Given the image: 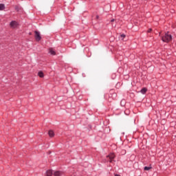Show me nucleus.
I'll use <instances>...</instances> for the list:
<instances>
[{"instance_id":"1","label":"nucleus","mask_w":176,"mask_h":176,"mask_svg":"<svg viewBox=\"0 0 176 176\" xmlns=\"http://www.w3.org/2000/svg\"><path fill=\"white\" fill-rule=\"evenodd\" d=\"M172 39H173V36H171V34H170L168 32L165 33L164 36H162V41L163 42H166V43H168V42L172 41Z\"/></svg>"},{"instance_id":"2","label":"nucleus","mask_w":176,"mask_h":176,"mask_svg":"<svg viewBox=\"0 0 176 176\" xmlns=\"http://www.w3.org/2000/svg\"><path fill=\"white\" fill-rule=\"evenodd\" d=\"M34 38L36 41V42H39V41H41L42 39V37L41 36V33H39V32L38 31H35L34 32Z\"/></svg>"},{"instance_id":"3","label":"nucleus","mask_w":176,"mask_h":176,"mask_svg":"<svg viewBox=\"0 0 176 176\" xmlns=\"http://www.w3.org/2000/svg\"><path fill=\"white\" fill-rule=\"evenodd\" d=\"M10 25L11 28H16L17 25H19V23H17V22L15 21H12L10 22Z\"/></svg>"},{"instance_id":"4","label":"nucleus","mask_w":176,"mask_h":176,"mask_svg":"<svg viewBox=\"0 0 176 176\" xmlns=\"http://www.w3.org/2000/svg\"><path fill=\"white\" fill-rule=\"evenodd\" d=\"M116 155L113 153H110L109 155L107 156V157L109 158L110 163H112L113 162V160L115 159Z\"/></svg>"},{"instance_id":"5","label":"nucleus","mask_w":176,"mask_h":176,"mask_svg":"<svg viewBox=\"0 0 176 176\" xmlns=\"http://www.w3.org/2000/svg\"><path fill=\"white\" fill-rule=\"evenodd\" d=\"M53 174V170L49 169L45 172V176H52Z\"/></svg>"},{"instance_id":"6","label":"nucleus","mask_w":176,"mask_h":176,"mask_svg":"<svg viewBox=\"0 0 176 176\" xmlns=\"http://www.w3.org/2000/svg\"><path fill=\"white\" fill-rule=\"evenodd\" d=\"M54 176H61V175H63V172H61L60 170H56V171L54 172Z\"/></svg>"},{"instance_id":"7","label":"nucleus","mask_w":176,"mask_h":176,"mask_svg":"<svg viewBox=\"0 0 176 176\" xmlns=\"http://www.w3.org/2000/svg\"><path fill=\"white\" fill-rule=\"evenodd\" d=\"M48 135H50V137L51 138H53V137H54V131H53L52 130L49 131Z\"/></svg>"},{"instance_id":"8","label":"nucleus","mask_w":176,"mask_h":176,"mask_svg":"<svg viewBox=\"0 0 176 176\" xmlns=\"http://www.w3.org/2000/svg\"><path fill=\"white\" fill-rule=\"evenodd\" d=\"M50 53L52 56H56V51L53 50V48H50Z\"/></svg>"},{"instance_id":"9","label":"nucleus","mask_w":176,"mask_h":176,"mask_svg":"<svg viewBox=\"0 0 176 176\" xmlns=\"http://www.w3.org/2000/svg\"><path fill=\"white\" fill-rule=\"evenodd\" d=\"M38 75L40 78H43L45 76V75L43 74V72L42 71L38 72Z\"/></svg>"},{"instance_id":"10","label":"nucleus","mask_w":176,"mask_h":176,"mask_svg":"<svg viewBox=\"0 0 176 176\" xmlns=\"http://www.w3.org/2000/svg\"><path fill=\"white\" fill-rule=\"evenodd\" d=\"M146 91H148V89L146 88H143L141 89L140 93H142V94H145Z\"/></svg>"},{"instance_id":"11","label":"nucleus","mask_w":176,"mask_h":176,"mask_svg":"<svg viewBox=\"0 0 176 176\" xmlns=\"http://www.w3.org/2000/svg\"><path fill=\"white\" fill-rule=\"evenodd\" d=\"M152 168L151 166H145L144 167V170L145 171H149V170H151Z\"/></svg>"},{"instance_id":"12","label":"nucleus","mask_w":176,"mask_h":176,"mask_svg":"<svg viewBox=\"0 0 176 176\" xmlns=\"http://www.w3.org/2000/svg\"><path fill=\"white\" fill-rule=\"evenodd\" d=\"M5 10V5L4 4H0V10Z\"/></svg>"},{"instance_id":"13","label":"nucleus","mask_w":176,"mask_h":176,"mask_svg":"<svg viewBox=\"0 0 176 176\" xmlns=\"http://www.w3.org/2000/svg\"><path fill=\"white\" fill-rule=\"evenodd\" d=\"M15 10H16V12H19V11L21 10V8H20L19 6H16Z\"/></svg>"},{"instance_id":"14","label":"nucleus","mask_w":176,"mask_h":176,"mask_svg":"<svg viewBox=\"0 0 176 176\" xmlns=\"http://www.w3.org/2000/svg\"><path fill=\"white\" fill-rule=\"evenodd\" d=\"M120 36H121V38H122V40H123L124 38H126V34H122L120 35Z\"/></svg>"},{"instance_id":"15","label":"nucleus","mask_w":176,"mask_h":176,"mask_svg":"<svg viewBox=\"0 0 176 176\" xmlns=\"http://www.w3.org/2000/svg\"><path fill=\"white\" fill-rule=\"evenodd\" d=\"M147 32H152V28L148 29Z\"/></svg>"},{"instance_id":"16","label":"nucleus","mask_w":176,"mask_h":176,"mask_svg":"<svg viewBox=\"0 0 176 176\" xmlns=\"http://www.w3.org/2000/svg\"><path fill=\"white\" fill-rule=\"evenodd\" d=\"M96 19H97V20H98V19H100V16L98 15H97Z\"/></svg>"},{"instance_id":"17","label":"nucleus","mask_w":176,"mask_h":176,"mask_svg":"<svg viewBox=\"0 0 176 176\" xmlns=\"http://www.w3.org/2000/svg\"><path fill=\"white\" fill-rule=\"evenodd\" d=\"M113 21H115V19H111V23H113Z\"/></svg>"}]
</instances>
